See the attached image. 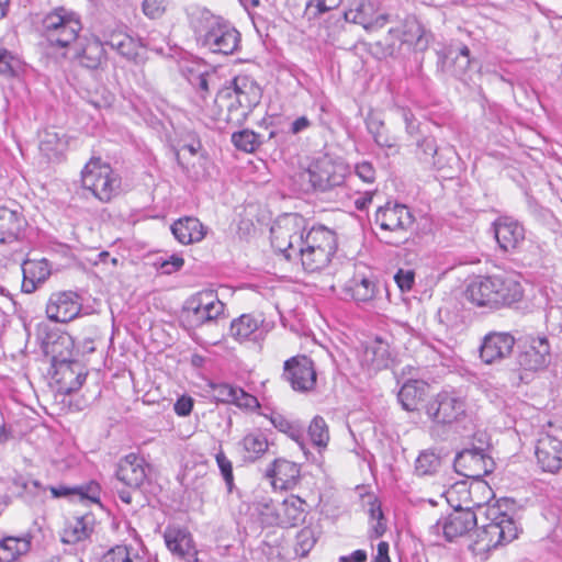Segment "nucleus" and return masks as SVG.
Instances as JSON below:
<instances>
[{
    "label": "nucleus",
    "mask_w": 562,
    "mask_h": 562,
    "mask_svg": "<svg viewBox=\"0 0 562 562\" xmlns=\"http://www.w3.org/2000/svg\"><path fill=\"white\" fill-rule=\"evenodd\" d=\"M370 518L372 524L371 537L379 538L386 531V524L380 504L372 502L370 505Z\"/></svg>",
    "instance_id": "49"
},
{
    "label": "nucleus",
    "mask_w": 562,
    "mask_h": 562,
    "mask_svg": "<svg viewBox=\"0 0 562 562\" xmlns=\"http://www.w3.org/2000/svg\"><path fill=\"white\" fill-rule=\"evenodd\" d=\"M475 513L471 509H456L449 514L442 522V531L447 540L465 536L470 530L476 526Z\"/></svg>",
    "instance_id": "31"
},
{
    "label": "nucleus",
    "mask_w": 562,
    "mask_h": 562,
    "mask_svg": "<svg viewBox=\"0 0 562 562\" xmlns=\"http://www.w3.org/2000/svg\"><path fill=\"white\" fill-rule=\"evenodd\" d=\"M99 562H144L132 546L116 544L105 551Z\"/></svg>",
    "instance_id": "42"
},
{
    "label": "nucleus",
    "mask_w": 562,
    "mask_h": 562,
    "mask_svg": "<svg viewBox=\"0 0 562 562\" xmlns=\"http://www.w3.org/2000/svg\"><path fill=\"white\" fill-rule=\"evenodd\" d=\"M30 532L7 535L0 539V562H20L32 549Z\"/></svg>",
    "instance_id": "30"
},
{
    "label": "nucleus",
    "mask_w": 562,
    "mask_h": 562,
    "mask_svg": "<svg viewBox=\"0 0 562 562\" xmlns=\"http://www.w3.org/2000/svg\"><path fill=\"white\" fill-rule=\"evenodd\" d=\"M405 30L389 29L384 42L378 41L371 44V49L378 58L392 56L403 43L414 44L422 38L423 30L417 23L405 24Z\"/></svg>",
    "instance_id": "14"
},
{
    "label": "nucleus",
    "mask_w": 562,
    "mask_h": 562,
    "mask_svg": "<svg viewBox=\"0 0 562 562\" xmlns=\"http://www.w3.org/2000/svg\"><path fill=\"white\" fill-rule=\"evenodd\" d=\"M81 29L79 18L61 7L48 12L42 21L43 36L56 47L69 46L78 38Z\"/></svg>",
    "instance_id": "8"
},
{
    "label": "nucleus",
    "mask_w": 562,
    "mask_h": 562,
    "mask_svg": "<svg viewBox=\"0 0 562 562\" xmlns=\"http://www.w3.org/2000/svg\"><path fill=\"white\" fill-rule=\"evenodd\" d=\"M262 88L248 74H239L233 79V87L220 90L207 109V116L216 122L243 123L260 103Z\"/></svg>",
    "instance_id": "1"
},
{
    "label": "nucleus",
    "mask_w": 562,
    "mask_h": 562,
    "mask_svg": "<svg viewBox=\"0 0 562 562\" xmlns=\"http://www.w3.org/2000/svg\"><path fill=\"white\" fill-rule=\"evenodd\" d=\"M194 401L189 395L180 396L173 404L175 413L180 417L189 416L193 409Z\"/></svg>",
    "instance_id": "56"
},
{
    "label": "nucleus",
    "mask_w": 562,
    "mask_h": 562,
    "mask_svg": "<svg viewBox=\"0 0 562 562\" xmlns=\"http://www.w3.org/2000/svg\"><path fill=\"white\" fill-rule=\"evenodd\" d=\"M209 386L216 402L232 404L250 411L260 407L257 397L247 393L241 387L229 383H210Z\"/></svg>",
    "instance_id": "25"
},
{
    "label": "nucleus",
    "mask_w": 562,
    "mask_h": 562,
    "mask_svg": "<svg viewBox=\"0 0 562 562\" xmlns=\"http://www.w3.org/2000/svg\"><path fill=\"white\" fill-rule=\"evenodd\" d=\"M457 472L469 479H481L491 472L492 460L483 451L467 449L454 459Z\"/></svg>",
    "instance_id": "23"
},
{
    "label": "nucleus",
    "mask_w": 562,
    "mask_h": 562,
    "mask_svg": "<svg viewBox=\"0 0 562 562\" xmlns=\"http://www.w3.org/2000/svg\"><path fill=\"white\" fill-rule=\"evenodd\" d=\"M270 422L278 430L291 437H294L297 432L296 426L290 419L280 414L271 415Z\"/></svg>",
    "instance_id": "55"
},
{
    "label": "nucleus",
    "mask_w": 562,
    "mask_h": 562,
    "mask_svg": "<svg viewBox=\"0 0 562 562\" xmlns=\"http://www.w3.org/2000/svg\"><path fill=\"white\" fill-rule=\"evenodd\" d=\"M390 360V345L381 338H375L364 349L362 362L373 370H381L386 368Z\"/></svg>",
    "instance_id": "39"
},
{
    "label": "nucleus",
    "mask_w": 562,
    "mask_h": 562,
    "mask_svg": "<svg viewBox=\"0 0 562 562\" xmlns=\"http://www.w3.org/2000/svg\"><path fill=\"white\" fill-rule=\"evenodd\" d=\"M116 477L128 487H140L147 477L145 459L134 452L126 454L120 460Z\"/></svg>",
    "instance_id": "27"
},
{
    "label": "nucleus",
    "mask_w": 562,
    "mask_h": 562,
    "mask_svg": "<svg viewBox=\"0 0 562 562\" xmlns=\"http://www.w3.org/2000/svg\"><path fill=\"white\" fill-rule=\"evenodd\" d=\"M414 215L406 205L386 204L375 214V222L385 232L405 235L414 224Z\"/></svg>",
    "instance_id": "20"
},
{
    "label": "nucleus",
    "mask_w": 562,
    "mask_h": 562,
    "mask_svg": "<svg viewBox=\"0 0 562 562\" xmlns=\"http://www.w3.org/2000/svg\"><path fill=\"white\" fill-rule=\"evenodd\" d=\"M308 436L314 446L324 449L329 442V429L323 417L316 416L308 426Z\"/></svg>",
    "instance_id": "43"
},
{
    "label": "nucleus",
    "mask_w": 562,
    "mask_h": 562,
    "mask_svg": "<svg viewBox=\"0 0 562 562\" xmlns=\"http://www.w3.org/2000/svg\"><path fill=\"white\" fill-rule=\"evenodd\" d=\"M82 308L79 295L74 291L53 293L46 304V315L50 321L68 323L76 318Z\"/></svg>",
    "instance_id": "15"
},
{
    "label": "nucleus",
    "mask_w": 562,
    "mask_h": 562,
    "mask_svg": "<svg viewBox=\"0 0 562 562\" xmlns=\"http://www.w3.org/2000/svg\"><path fill=\"white\" fill-rule=\"evenodd\" d=\"M347 175V167L328 155L313 158L303 172L314 190L327 191L340 186Z\"/></svg>",
    "instance_id": "9"
},
{
    "label": "nucleus",
    "mask_w": 562,
    "mask_h": 562,
    "mask_svg": "<svg viewBox=\"0 0 562 562\" xmlns=\"http://www.w3.org/2000/svg\"><path fill=\"white\" fill-rule=\"evenodd\" d=\"M374 191H367L362 196L355 200V206L357 210H366L373 200Z\"/></svg>",
    "instance_id": "61"
},
{
    "label": "nucleus",
    "mask_w": 562,
    "mask_h": 562,
    "mask_svg": "<svg viewBox=\"0 0 562 562\" xmlns=\"http://www.w3.org/2000/svg\"><path fill=\"white\" fill-rule=\"evenodd\" d=\"M143 13L151 20L161 18L167 10L166 0H144L142 3Z\"/></svg>",
    "instance_id": "50"
},
{
    "label": "nucleus",
    "mask_w": 562,
    "mask_h": 562,
    "mask_svg": "<svg viewBox=\"0 0 562 562\" xmlns=\"http://www.w3.org/2000/svg\"><path fill=\"white\" fill-rule=\"evenodd\" d=\"M344 292L357 303H367L375 299L376 284L364 274L355 273L345 284Z\"/></svg>",
    "instance_id": "36"
},
{
    "label": "nucleus",
    "mask_w": 562,
    "mask_h": 562,
    "mask_svg": "<svg viewBox=\"0 0 562 562\" xmlns=\"http://www.w3.org/2000/svg\"><path fill=\"white\" fill-rule=\"evenodd\" d=\"M234 146L245 153H254L260 146L259 135L250 130H243L232 135Z\"/></svg>",
    "instance_id": "45"
},
{
    "label": "nucleus",
    "mask_w": 562,
    "mask_h": 562,
    "mask_svg": "<svg viewBox=\"0 0 562 562\" xmlns=\"http://www.w3.org/2000/svg\"><path fill=\"white\" fill-rule=\"evenodd\" d=\"M164 539L168 550L180 559L189 560L198 554L193 537L187 528L169 526Z\"/></svg>",
    "instance_id": "29"
},
{
    "label": "nucleus",
    "mask_w": 562,
    "mask_h": 562,
    "mask_svg": "<svg viewBox=\"0 0 562 562\" xmlns=\"http://www.w3.org/2000/svg\"><path fill=\"white\" fill-rule=\"evenodd\" d=\"M184 265V259L180 256H171L169 260H166L161 263V268L165 269L167 273L175 272L179 270Z\"/></svg>",
    "instance_id": "59"
},
{
    "label": "nucleus",
    "mask_w": 562,
    "mask_h": 562,
    "mask_svg": "<svg viewBox=\"0 0 562 562\" xmlns=\"http://www.w3.org/2000/svg\"><path fill=\"white\" fill-rule=\"evenodd\" d=\"M93 520L91 513L68 515L60 531L61 542L75 544L88 539L93 531Z\"/></svg>",
    "instance_id": "26"
},
{
    "label": "nucleus",
    "mask_w": 562,
    "mask_h": 562,
    "mask_svg": "<svg viewBox=\"0 0 562 562\" xmlns=\"http://www.w3.org/2000/svg\"><path fill=\"white\" fill-rule=\"evenodd\" d=\"M342 0H307L305 3V14L311 18H318L327 12L336 10Z\"/></svg>",
    "instance_id": "46"
},
{
    "label": "nucleus",
    "mask_w": 562,
    "mask_h": 562,
    "mask_svg": "<svg viewBox=\"0 0 562 562\" xmlns=\"http://www.w3.org/2000/svg\"><path fill=\"white\" fill-rule=\"evenodd\" d=\"M345 19L361 25L368 32H376L389 22V15L380 12L371 0H355L345 11Z\"/></svg>",
    "instance_id": "13"
},
{
    "label": "nucleus",
    "mask_w": 562,
    "mask_h": 562,
    "mask_svg": "<svg viewBox=\"0 0 562 562\" xmlns=\"http://www.w3.org/2000/svg\"><path fill=\"white\" fill-rule=\"evenodd\" d=\"M426 414L437 424H452L465 416L467 404L453 392L441 391L425 405Z\"/></svg>",
    "instance_id": "10"
},
{
    "label": "nucleus",
    "mask_w": 562,
    "mask_h": 562,
    "mask_svg": "<svg viewBox=\"0 0 562 562\" xmlns=\"http://www.w3.org/2000/svg\"><path fill=\"white\" fill-rule=\"evenodd\" d=\"M305 220L296 213L284 214L273 223L270 234L272 247L291 260L297 256V250L305 237Z\"/></svg>",
    "instance_id": "7"
},
{
    "label": "nucleus",
    "mask_w": 562,
    "mask_h": 562,
    "mask_svg": "<svg viewBox=\"0 0 562 562\" xmlns=\"http://www.w3.org/2000/svg\"><path fill=\"white\" fill-rule=\"evenodd\" d=\"M44 352L50 358L52 366L77 360L78 353L72 337L66 333L48 335Z\"/></svg>",
    "instance_id": "28"
},
{
    "label": "nucleus",
    "mask_w": 562,
    "mask_h": 562,
    "mask_svg": "<svg viewBox=\"0 0 562 562\" xmlns=\"http://www.w3.org/2000/svg\"><path fill=\"white\" fill-rule=\"evenodd\" d=\"M524 293L520 274L503 271L475 276L469 281L464 296L474 306L501 310L520 302Z\"/></svg>",
    "instance_id": "2"
},
{
    "label": "nucleus",
    "mask_w": 562,
    "mask_h": 562,
    "mask_svg": "<svg viewBox=\"0 0 562 562\" xmlns=\"http://www.w3.org/2000/svg\"><path fill=\"white\" fill-rule=\"evenodd\" d=\"M316 539L314 531L310 527L302 528L295 537V552L301 557H305L314 547Z\"/></svg>",
    "instance_id": "47"
},
{
    "label": "nucleus",
    "mask_w": 562,
    "mask_h": 562,
    "mask_svg": "<svg viewBox=\"0 0 562 562\" xmlns=\"http://www.w3.org/2000/svg\"><path fill=\"white\" fill-rule=\"evenodd\" d=\"M50 385L59 394L78 391L86 381L88 371L78 360L52 366Z\"/></svg>",
    "instance_id": "12"
},
{
    "label": "nucleus",
    "mask_w": 562,
    "mask_h": 562,
    "mask_svg": "<svg viewBox=\"0 0 562 562\" xmlns=\"http://www.w3.org/2000/svg\"><path fill=\"white\" fill-rule=\"evenodd\" d=\"M171 232L180 244L190 245L199 243L205 237L206 227L199 218L184 216L173 222Z\"/></svg>",
    "instance_id": "34"
},
{
    "label": "nucleus",
    "mask_w": 562,
    "mask_h": 562,
    "mask_svg": "<svg viewBox=\"0 0 562 562\" xmlns=\"http://www.w3.org/2000/svg\"><path fill=\"white\" fill-rule=\"evenodd\" d=\"M369 130L378 145L392 147L396 144V137L389 133L383 122L372 121L369 125Z\"/></svg>",
    "instance_id": "48"
},
{
    "label": "nucleus",
    "mask_w": 562,
    "mask_h": 562,
    "mask_svg": "<svg viewBox=\"0 0 562 562\" xmlns=\"http://www.w3.org/2000/svg\"><path fill=\"white\" fill-rule=\"evenodd\" d=\"M430 386L423 380H408L398 391L397 398L407 412H418L429 396Z\"/></svg>",
    "instance_id": "32"
},
{
    "label": "nucleus",
    "mask_w": 562,
    "mask_h": 562,
    "mask_svg": "<svg viewBox=\"0 0 562 562\" xmlns=\"http://www.w3.org/2000/svg\"><path fill=\"white\" fill-rule=\"evenodd\" d=\"M108 261H110L111 266L113 268H116L117 266V259L116 258H110V254L108 251H101L99 255H98V259L93 262L94 266H99V265H108Z\"/></svg>",
    "instance_id": "63"
},
{
    "label": "nucleus",
    "mask_w": 562,
    "mask_h": 562,
    "mask_svg": "<svg viewBox=\"0 0 562 562\" xmlns=\"http://www.w3.org/2000/svg\"><path fill=\"white\" fill-rule=\"evenodd\" d=\"M355 172L366 183H373L376 179V170L370 161L358 162Z\"/></svg>",
    "instance_id": "54"
},
{
    "label": "nucleus",
    "mask_w": 562,
    "mask_h": 562,
    "mask_svg": "<svg viewBox=\"0 0 562 562\" xmlns=\"http://www.w3.org/2000/svg\"><path fill=\"white\" fill-rule=\"evenodd\" d=\"M81 187L101 203H110L122 190V178L110 162L90 157L80 171Z\"/></svg>",
    "instance_id": "5"
},
{
    "label": "nucleus",
    "mask_w": 562,
    "mask_h": 562,
    "mask_svg": "<svg viewBox=\"0 0 562 562\" xmlns=\"http://www.w3.org/2000/svg\"><path fill=\"white\" fill-rule=\"evenodd\" d=\"M515 342V337L509 333L491 331L482 340L480 358L486 364L498 362L512 353Z\"/></svg>",
    "instance_id": "21"
},
{
    "label": "nucleus",
    "mask_w": 562,
    "mask_h": 562,
    "mask_svg": "<svg viewBox=\"0 0 562 562\" xmlns=\"http://www.w3.org/2000/svg\"><path fill=\"white\" fill-rule=\"evenodd\" d=\"M337 248L336 233L324 225H314L305 234L297 256L306 272H319L329 266Z\"/></svg>",
    "instance_id": "4"
},
{
    "label": "nucleus",
    "mask_w": 562,
    "mask_h": 562,
    "mask_svg": "<svg viewBox=\"0 0 562 562\" xmlns=\"http://www.w3.org/2000/svg\"><path fill=\"white\" fill-rule=\"evenodd\" d=\"M260 322L256 316L243 314L232 322L231 334L235 339L243 341L250 338V336L257 331Z\"/></svg>",
    "instance_id": "41"
},
{
    "label": "nucleus",
    "mask_w": 562,
    "mask_h": 562,
    "mask_svg": "<svg viewBox=\"0 0 562 562\" xmlns=\"http://www.w3.org/2000/svg\"><path fill=\"white\" fill-rule=\"evenodd\" d=\"M389 543L386 541H381L376 547V554L373 559V562H391L389 555Z\"/></svg>",
    "instance_id": "60"
},
{
    "label": "nucleus",
    "mask_w": 562,
    "mask_h": 562,
    "mask_svg": "<svg viewBox=\"0 0 562 562\" xmlns=\"http://www.w3.org/2000/svg\"><path fill=\"white\" fill-rule=\"evenodd\" d=\"M49 492L53 497H65L69 495H77V493H81V488H76V486L70 487L66 485H59V486H50Z\"/></svg>",
    "instance_id": "58"
},
{
    "label": "nucleus",
    "mask_w": 562,
    "mask_h": 562,
    "mask_svg": "<svg viewBox=\"0 0 562 562\" xmlns=\"http://www.w3.org/2000/svg\"><path fill=\"white\" fill-rule=\"evenodd\" d=\"M216 463L227 485L234 482L233 464L226 457L223 450H220L215 456Z\"/></svg>",
    "instance_id": "51"
},
{
    "label": "nucleus",
    "mask_w": 562,
    "mask_h": 562,
    "mask_svg": "<svg viewBox=\"0 0 562 562\" xmlns=\"http://www.w3.org/2000/svg\"><path fill=\"white\" fill-rule=\"evenodd\" d=\"M494 236L504 252L518 251L525 239L526 229L521 223L509 216H501L493 223Z\"/></svg>",
    "instance_id": "17"
},
{
    "label": "nucleus",
    "mask_w": 562,
    "mask_h": 562,
    "mask_svg": "<svg viewBox=\"0 0 562 562\" xmlns=\"http://www.w3.org/2000/svg\"><path fill=\"white\" fill-rule=\"evenodd\" d=\"M25 220L23 215L16 211L5 206H0V243H11L16 240Z\"/></svg>",
    "instance_id": "38"
},
{
    "label": "nucleus",
    "mask_w": 562,
    "mask_h": 562,
    "mask_svg": "<svg viewBox=\"0 0 562 562\" xmlns=\"http://www.w3.org/2000/svg\"><path fill=\"white\" fill-rule=\"evenodd\" d=\"M441 465V460L434 451H423L416 459L415 472L420 475L435 474Z\"/></svg>",
    "instance_id": "44"
},
{
    "label": "nucleus",
    "mask_w": 562,
    "mask_h": 562,
    "mask_svg": "<svg viewBox=\"0 0 562 562\" xmlns=\"http://www.w3.org/2000/svg\"><path fill=\"white\" fill-rule=\"evenodd\" d=\"M244 458L254 462L260 459L269 449V441L265 434L260 431H251L244 436L240 441Z\"/></svg>",
    "instance_id": "40"
},
{
    "label": "nucleus",
    "mask_w": 562,
    "mask_h": 562,
    "mask_svg": "<svg viewBox=\"0 0 562 562\" xmlns=\"http://www.w3.org/2000/svg\"><path fill=\"white\" fill-rule=\"evenodd\" d=\"M192 310L201 322L216 318L223 310V304L212 291H201L191 301Z\"/></svg>",
    "instance_id": "37"
},
{
    "label": "nucleus",
    "mask_w": 562,
    "mask_h": 562,
    "mask_svg": "<svg viewBox=\"0 0 562 562\" xmlns=\"http://www.w3.org/2000/svg\"><path fill=\"white\" fill-rule=\"evenodd\" d=\"M76 488H81V493H77V495L86 497L94 503L99 502L100 485L97 482L92 481L86 485L76 486Z\"/></svg>",
    "instance_id": "57"
},
{
    "label": "nucleus",
    "mask_w": 562,
    "mask_h": 562,
    "mask_svg": "<svg viewBox=\"0 0 562 562\" xmlns=\"http://www.w3.org/2000/svg\"><path fill=\"white\" fill-rule=\"evenodd\" d=\"M535 456L543 472L558 473L562 469V440L543 434L537 440Z\"/></svg>",
    "instance_id": "22"
},
{
    "label": "nucleus",
    "mask_w": 562,
    "mask_h": 562,
    "mask_svg": "<svg viewBox=\"0 0 562 562\" xmlns=\"http://www.w3.org/2000/svg\"><path fill=\"white\" fill-rule=\"evenodd\" d=\"M394 280L402 292H408L415 283V272L411 269H398L394 276Z\"/></svg>",
    "instance_id": "52"
},
{
    "label": "nucleus",
    "mask_w": 562,
    "mask_h": 562,
    "mask_svg": "<svg viewBox=\"0 0 562 562\" xmlns=\"http://www.w3.org/2000/svg\"><path fill=\"white\" fill-rule=\"evenodd\" d=\"M240 34L226 23H213L203 36L202 44L213 53L229 55L239 46Z\"/></svg>",
    "instance_id": "18"
},
{
    "label": "nucleus",
    "mask_w": 562,
    "mask_h": 562,
    "mask_svg": "<svg viewBox=\"0 0 562 562\" xmlns=\"http://www.w3.org/2000/svg\"><path fill=\"white\" fill-rule=\"evenodd\" d=\"M266 475L274 491H291L301 481V469L295 462L280 458L271 463Z\"/></svg>",
    "instance_id": "24"
},
{
    "label": "nucleus",
    "mask_w": 562,
    "mask_h": 562,
    "mask_svg": "<svg viewBox=\"0 0 562 562\" xmlns=\"http://www.w3.org/2000/svg\"><path fill=\"white\" fill-rule=\"evenodd\" d=\"M16 60L5 48L0 47V75L11 77L14 75Z\"/></svg>",
    "instance_id": "53"
},
{
    "label": "nucleus",
    "mask_w": 562,
    "mask_h": 562,
    "mask_svg": "<svg viewBox=\"0 0 562 562\" xmlns=\"http://www.w3.org/2000/svg\"><path fill=\"white\" fill-rule=\"evenodd\" d=\"M105 44L122 57L138 64L144 60L147 47L140 37H134L121 27L103 33Z\"/></svg>",
    "instance_id": "19"
},
{
    "label": "nucleus",
    "mask_w": 562,
    "mask_h": 562,
    "mask_svg": "<svg viewBox=\"0 0 562 562\" xmlns=\"http://www.w3.org/2000/svg\"><path fill=\"white\" fill-rule=\"evenodd\" d=\"M352 562H366L367 552L364 550H356L350 555H347Z\"/></svg>",
    "instance_id": "64"
},
{
    "label": "nucleus",
    "mask_w": 562,
    "mask_h": 562,
    "mask_svg": "<svg viewBox=\"0 0 562 562\" xmlns=\"http://www.w3.org/2000/svg\"><path fill=\"white\" fill-rule=\"evenodd\" d=\"M260 522L268 527L294 528L305 521L307 503L299 495L290 494L277 504L256 505Z\"/></svg>",
    "instance_id": "6"
},
{
    "label": "nucleus",
    "mask_w": 562,
    "mask_h": 562,
    "mask_svg": "<svg viewBox=\"0 0 562 562\" xmlns=\"http://www.w3.org/2000/svg\"><path fill=\"white\" fill-rule=\"evenodd\" d=\"M22 289L32 293L37 285L43 283L50 274L49 263L46 259H27L22 265Z\"/></svg>",
    "instance_id": "35"
},
{
    "label": "nucleus",
    "mask_w": 562,
    "mask_h": 562,
    "mask_svg": "<svg viewBox=\"0 0 562 562\" xmlns=\"http://www.w3.org/2000/svg\"><path fill=\"white\" fill-rule=\"evenodd\" d=\"M310 125H311V122L306 116H300L296 120H294V122L292 123L291 132L293 134H297V133L302 132L303 130H306L307 127H310Z\"/></svg>",
    "instance_id": "62"
},
{
    "label": "nucleus",
    "mask_w": 562,
    "mask_h": 562,
    "mask_svg": "<svg viewBox=\"0 0 562 562\" xmlns=\"http://www.w3.org/2000/svg\"><path fill=\"white\" fill-rule=\"evenodd\" d=\"M550 362V344L544 336H529L522 342L519 364L526 371H540Z\"/></svg>",
    "instance_id": "16"
},
{
    "label": "nucleus",
    "mask_w": 562,
    "mask_h": 562,
    "mask_svg": "<svg viewBox=\"0 0 562 562\" xmlns=\"http://www.w3.org/2000/svg\"><path fill=\"white\" fill-rule=\"evenodd\" d=\"M284 375L297 392H310L316 386V368L307 356L299 355L288 359L284 362Z\"/></svg>",
    "instance_id": "11"
},
{
    "label": "nucleus",
    "mask_w": 562,
    "mask_h": 562,
    "mask_svg": "<svg viewBox=\"0 0 562 562\" xmlns=\"http://www.w3.org/2000/svg\"><path fill=\"white\" fill-rule=\"evenodd\" d=\"M78 63L88 69H99L108 60V54L103 42L97 35L85 38L81 48L77 52Z\"/></svg>",
    "instance_id": "33"
},
{
    "label": "nucleus",
    "mask_w": 562,
    "mask_h": 562,
    "mask_svg": "<svg viewBox=\"0 0 562 562\" xmlns=\"http://www.w3.org/2000/svg\"><path fill=\"white\" fill-rule=\"evenodd\" d=\"M487 517L490 522L477 529L469 546L481 561H486L492 551L513 542L519 533L515 519L498 507H490Z\"/></svg>",
    "instance_id": "3"
}]
</instances>
